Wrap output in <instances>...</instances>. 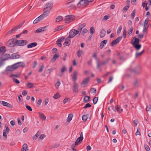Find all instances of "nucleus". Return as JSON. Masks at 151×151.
I'll return each instance as SVG.
<instances>
[{
	"label": "nucleus",
	"mask_w": 151,
	"mask_h": 151,
	"mask_svg": "<svg viewBox=\"0 0 151 151\" xmlns=\"http://www.w3.org/2000/svg\"><path fill=\"white\" fill-rule=\"evenodd\" d=\"M44 12L40 16L44 19L47 17L50 13V12L47 10H43Z\"/></svg>",
	"instance_id": "9b49d317"
},
{
	"label": "nucleus",
	"mask_w": 151,
	"mask_h": 151,
	"mask_svg": "<svg viewBox=\"0 0 151 151\" xmlns=\"http://www.w3.org/2000/svg\"><path fill=\"white\" fill-rule=\"evenodd\" d=\"M73 84L72 87L73 91V92L77 93L78 91V84L76 82H74Z\"/></svg>",
	"instance_id": "1a4fd4ad"
},
{
	"label": "nucleus",
	"mask_w": 151,
	"mask_h": 151,
	"mask_svg": "<svg viewBox=\"0 0 151 151\" xmlns=\"http://www.w3.org/2000/svg\"><path fill=\"white\" fill-rule=\"evenodd\" d=\"M6 50V48L4 46H2L0 47V53H4Z\"/></svg>",
	"instance_id": "c756f323"
},
{
	"label": "nucleus",
	"mask_w": 151,
	"mask_h": 151,
	"mask_svg": "<svg viewBox=\"0 0 151 151\" xmlns=\"http://www.w3.org/2000/svg\"><path fill=\"white\" fill-rule=\"evenodd\" d=\"M122 36H119L115 40H114L118 44V43L120 41V40L122 39Z\"/></svg>",
	"instance_id": "79ce46f5"
},
{
	"label": "nucleus",
	"mask_w": 151,
	"mask_h": 151,
	"mask_svg": "<svg viewBox=\"0 0 151 151\" xmlns=\"http://www.w3.org/2000/svg\"><path fill=\"white\" fill-rule=\"evenodd\" d=\"M70 38H68V36L65 39V44H67V46H68L70 45Z\"/></svg>",
	"instance_id": "393cba45"
},
{
	"label": "nucleus",
	"mask_w": 151,
	"mask_h": 151,
	"mask_svg": "<svg viewBox=\"0 0 151 151\" xmlns=\"http://www.w3.org/2000/svg\"><path fill=\"white\" fill-rule=\"evenodd\" d=\"M98 100V97H95L93 99V102L94 104H96Z\"/></svg>",
	"instance_id": "49530a36"
},
{
	"label": "nucleus",
	"mask_w": 151,
	"mask_h": 151,
	"mask_svg": "<svg viewBox=\"0 0 151 151\" xmlns=\"http://www.w3.org/2000/svg\"><path fill=\"white\" fill-rule=\"evenodd\" d=\"M91 105L89 103H87L86 105L83 107L84 109H86L87 108H89L91 107Z\"/></svg>",
	"instance_id": "603ef678"
},
{
	"label": "nucleus",
	"mask_w": 151,
	"mask_h": 151,
	"mask_svg": "<svg viewBox=\"0 0 151 151\" xmlns=\"http://www.w3.org/2000/svg\"><path fill=\"white\" fill-rule=\"evenodd\" d=\"M37 43L36 42L32 43L29 44L27 45V47L29 48H31L32 47H35L37 46Z\"/></svg>",
	"instance_id": "a211bd4d"
},
{
	"label": "nucleus",
	"mask_w": 151,
	"mask_h": 151,
	"mask_svg": "<svg viewBox=\"0 0 151 151\" xmlns=\"http://www.w3.org/2000/svg\"><path fill=\"white\" fill-rule=\"evenodd\" d=\"M14 67H15V66H13V65L11 66H8L6 68V70L8 71H12L16 69V68H14Z\"/></svg>",
	"instance_id": "412c9836"
},
{
	"label": "nucleus",
	"mask_w": 151,
	"mask_h": 151,
	"mask_svg": "<svg viewBox=\"0 0 151 151\" xmlns=\"http://www.w3.org/2000/svg\"><path fill=\"white\" fill-rule=\"evenodd\" d=\"M90 97L88 96H85L83 99V102L85 103L88 102L90 100Z\"/></svg>",
	"instance_id": "a878e982"
},
{
	"label": "nucleus",
	"mask_w": 151,
	"mask_h": 151,
	"mask_svg": "<svg viewBox=\"0 0 151 151\" xmlns=\"http://www.w3.org/2000/svg\"><path fill=\"white\" fill-rule=\"evenodd\" d=\"M43 18L41 17V16H40L37 18L33 22V23L34 24H35L39 22L41 20H42Z\"/></svg>",
	"instance_id": "6ab92c4d"
},
{
	"label": "nucleus",
	"mask_w": 151,
	"mask_h": 151,
	"mask_svg": "<svg viewBox=\"0 0 151 151\" xmlns=\"http://www.w3.org/2000/svg\"><path fill=\"white\" fill-rule=\"evenodd\" d=\"M42 102V100L41 99H39L37 102V107L39 106L41 104V103Z\"/></svg>",
	"instance_id": "13d9d810"
},
{
	"label": "nucleus",
	"mask_w": 151,
	"mask_h": 151,
	"mask_svg": "<svg viewBox=\"0 0 151 151\" xmlns=\"http://www.w3.org/2000/svg\"><path fill=\"white\" fill-rule=\"evenodd\" d=\"M42 32L41 27L39 28L35 31V32L36 33H40Z\"/></svg>",
	"instance_id": "052dcab7"
},
{
	"label": "nucleus",
	"mask_w": 151,
	"mask_h": 151,
	"mask_svg": "<svg viewBox=\"0 0 151 151\" xmlns=\"http://www.w3.org/2000/svg\"><path fill=\"white\" fill-rule=\"evenodd\" d=\"M146 110L147 111H151V105L150 104L149 105L147 106L146 108Z\"/></svg>",
	"instance_id": "de8ad7c7"
},
{
	"label": "nucleus",
	"mask_w": 151,
	"mask_h": 151,
	"mask_svg": "<svg viewBox=\"0 0 151 151\" xmlns=\"http://www.w3.org/2000/svg\"><path fill=\"white\" fill-rule=\"evenodd\" d=\"M86 4H88V2L87 0H80L78 3L77 6H79L80 5H83Z\"/></svg>",
	"instance_id": "f8f14e48"
},
{
	"label": "nucleus",
	"mask_w": 151,
	"mask_h": 151,
	"mask_svg": "<svg viewBox=\"0 0 151 151\" xmlns=\"http://www.w3.org/2000/svg\"><path fill=\"white\" fill-rule=\"evenodd\" d=\"M40 119L42 120H45L46 117L45 115L42 113H39Z\"/></svg>",
	"instance_id": "2f4dec72"
},
{
	"label": "nucleus",
	"mask_w": 151,
	"mask_h": 151,
	"mask_svg": "<svg viewBox=\"0 0 151 151\" xmlns=\"http://www.w3.org/2000/svg\"><path fill=\"white\" fill-rule=\"evenodd\" d=\"M107 42V41L106 40H104L102 41L100 43V45L99 47L101 49L103 48Z\"/></svg>",
	"instance_id": "dca6fc26"
},
{
	"label": "nucleus",
	"mask_w": 151,
	"mask_h": 151,
	"mask_svg": "<svg viewBox=\"0 0 151 151\" xmlns=\"http://www.w3.org/2000/svg\"><path fill=\"white\" fill-rule=\"evenodd\" d=\"M28 43L27 40H16L15 41L16 46H23L26 45Z\"/></svg>",
	"instance_id": "7ed1b4c3"
},
{
	"label": "nucleus",
	"mask_w": 151,
	"mask_h": 151,
	"mask_svg": "<svg viewBox=\"0 0 151 151\" xmlns=\"http://www.w3.org/2000/svg\"><path fill=\"white\" fill-rule=\"evenodd\" d=\"M129 7V5H127L123 9V10L125 11H127L128 10Z\"/></svg>",
	"instance_id": "5fc2aeb1"
},
{
	"label": "nucleus",
	"mask_w": 151,
	"mask_h": 151,
	"mask_svg": "<svg viewBox=\"0 0 151 151\" xmlns=\"http://www.w3.org/2000/svg\"><path fill=\"white\" fill-rule=\"evenodd\" d=\"M77 72L76 71H74L72 76L73 81L76 82L77 79Z\"/></svg>",
	"instance_id": "4be33fe9"
},
{
	"label": "nucleus",
	"mask_w": 151,
	"mask_h": 151,
	"mask_svg": "<svg viewBox=\"0 0 151 151\" xmlns=\"http://www.w3.org/2000/svg\"><path fill=\"white\" fill-rule=\"evenodd\" d=\"M149 22V19L148 18L146 19L145 21L144 27H148L149 26L147 25L148 23Z\"/></svg>",
	"instance_id": "e433bc0d"
},
{
	"label": "nucleus",
	"mask_w": 151,
	"mask_h": 151,
	"mask_svg": "<svg viewBox=\"0 0 151 151\" xmlns=\"http://www.w3.org/2000/svg\"><path fill=\"white\" fill-rule=\"evenodd\" d=\"M139 39L135 37L133 38L131 43L133 45V46L136 49L137 51L139 50L141 47V45L139 44Z\"/></svg>",
	"instance_id": "f257e3e1"
},
{
	"label": "nucleus",
	"mask_w": 151,
	"mask_h": 151,
	"mask_svg": "<svg viewBox=\"0 0 151 151\" xmlns=\"http://www.w3.org/2000/svg\"><path fill=\"white\" fill-rule=\"evenodd\" d=\"M134 86L138 87V81L137 79H135L134 82Z\"/></svg>",
	"instance_id": "c03bdc74"
},
{
	"label": "nucleus",
	"mask_w": 151,
	"mask_h": 151,
	"mask_svg": "<svg viewBox=\"0 0 151 151\" xmlns=\"http://www.w3.org/2000/svg\"><path fill=\"white\" fill-rule=\"evenodd\" d=\"M62 20V17L61 16H59L56 18V22H59Z\"/></svg>",
	"instance_id": "7c9ffc66"
},
{
	"label": "nucleus",
	"mask_w": 151,
	"mask_h": 151,
	"mask_svg": "<svg viewBox=\"0 0 151 151\" xmlns=\"http://www.w3.org/2000/svg\"><path fill=\"white\" fill-rule=\"evenodd\" d=\"M3 135L4 137H5V139L7 138V135L4 129L3 131Z\"/></svg>",
	"instance_id": "e2e57ef3"
},
{
	"label": "nucleus",
	"mask_w": 151,
	"mask_h": 151,
	"mask_svg": "<svg viewBox=\"0 0 151 151\" xmlns=\"http://www.w3.org/2000/svg\"><path fill=\"white\" fill-rule=\"evenodd\" d=\"M145 148L147 151H149L150 150V148L148 145H145Z\"/></svg>",
	"instance_id": "338daca9"
},
{
	"label": "nucleus",
	"mask_w": 151,
	"mask_h": 151,
	"mask_svg": "<svg viewBox=\"0 0 151 151\" xmlns=\"http://www.w3.org/2000/svg\"><path fill=\"white\" fill-rule=\"evenodd\" d=\"M23 25V24H19V25L14 27V29L16 31L17 29H19L21 27H22Z\"/></svg>",
	"instance_id": "c9c22d12"
},
{
	"label": "nucleus",
	"mask_w": 151,
	"mask_h": 151,
	"mask_svg": "<svg viewBox=\"0 0 151 151\" xmlns=\"http://www.w3.org/2000/svg\"><path fill=\"white\" fill-rule=\"evenodd\" d=\"M129 70L131 72H133L135 75L139 74L140 72V71L139 69H136L134 70H132L131 69H130Z\"/></svg>",
	"instance_id": "b1692460"
},
{
	"label": "nucleus",
	"mask_w": 151,
	"mask_h": 151,
	"mask_svg": "<svg viewBox=\"0 0 151 151\" xmlns=\"http://www.w3.org/2000/svg\"><path fill=\"white\" fill-rule=\"evenodd\" d=\"M79 32H80L79 30H77L73 29L69 32L68 38H72L77 34H78L79 35H80V33Z\"/></svg>",
	"instance_id": "f03ea898"
},
{
	"label": "nucleus",
	"mask_w": 151,
	"mask_h": 151,
	"mask_svg": "<svg viewBox=\"0 0 151 151\" xmlns=\"http://www.w3.org/2000/svg\"><path fill=\"white\" fill-rule=\"evenodd\" d=\"M115 109L119 113H120L123 111V109H121L120 106H119L118 105L116 106V107L115 108Z\"/></svg>",
	"instance_id": "473e14b6"
},
{
	"label": "nucleus",
	"mask_w": 151,
	"mask_h": 151,
	"mask_svg": "<svg viewBox=\"0 0 151 151\" xmlns=\"http://www.w3.org/2000/svg\"><path fill=\"white\" fill-rule=\"evenodd\" d=\"M91 91L93 94H96V90L94 88H92L91 90Z\"/></svg>",
	"instance_id": "864d4df0"
},
{
	"label": "nucleus",
	"mask_w": 151,
	"mask_h": 151,
	"mask_svg": "<svg viewBox=\"0 0 151 151\" xmlns=\"http://www.w3.org/2000/svg\"><path fill=\"white\" fill-rule=\"evenodd\" d=\"M26 108L30 111H32V109L30 106L26 104Z\"/></svg>",
	"instance_id": "4d7b16f0"
},
{
	"label": "nucleus",
	"mask_w": 151,
	"mask_h": 151,
	"mask_svg": "<svg viewBox=\"0 0 151 151\" xmlns=\"http://www.w3.org/2000/svg\"><path fill=\"white\" fill-rule=\"evenodd\" d=\"M60 96L58 93H57L55 94L53 97V98L55 99H58L60 98Z\"/></svg>",
	"instance_id": "a18cd8bd"
},
{
	"label": "nucleus",
	"mask_w": 151,
	"mask_h": 151,
	"mask_svg": "<svg viewBox=\"0 0 151 151\" xmlns=\"http://www.w3.org/2000/svg\"><path fill=\"white\" fill-rule=\"evenodd\" d=\"M12 80L14 82L16 83L17 84H19L20 83L19 81L16 78H13Z\"/></svg>",
	"instance_id": "8fccbe9b"
},
{
	"label": "nucleus",
	"mask_w": 151,
	"mask_h": 151,
	"mask_svg": "<svg viewBox=\"0 0 151 151\" xmlns=\"http://www.w3.org/2000/svg\"><path fill=\"white\" fill-rule=\"evenodd\" d=\"M16 39V38H14L9 40L8 42V46L9 47H13L15 45V41L14 40Z\"/></svg>",
	"instance_id": "423d86ee"
},
{
	"label": "nucleus",
	"mask_w": 151,
	"mask_h": 151,
	"mask_svg": "<svg viewBox=\"0 0 151 151\" xmlns=\"http://www.w3.org/2000/svg\"><path fill=\"white\" fill-rule=\"evenodd\" d=\"M0 103L4 106L11 108L12 107V106L10 104L5 101H0Z\"/></svg>",
	"instance_id": "ddd939ff"
},
{
	"label": "nucleus",
	"mask_w": 151,
	"mask_h": 151,
	"mask_svg": "<svg viewBox=\"0 0 151 151\" xmlns=\"http://www.w3.org/2000/svg\"><path fill=\"white\" fill-rule=\"evenodd\" d=\"M90 33L91 35H92L95 32V30L93 27L90 28Z\"/></svg>",
	"instance_id": "a19ab883"
},
{
	"label": "nucleus",
	"mask_w": 151,
	"mask_h": 151,
	"mask_svg": "<svg viewBox=\"0 0 151 151\" xmlns=\"http://www.w3.org/2000/svg\"><path fill=\"white\" fill-rule=\"evenodd\" d=\"M29 148L27 144L24 143L22 146L21 151H28Z\"/></svg>",
	"instance_id": "2eb2a0df"
},
{
	"label": "nucleus",
	"mask_w": 151,
	"mask_h": 151,
	"mask_svg": "<svg viewBox=\"0 0 151 151\" xmlns=\"http://www.w3.org/2000/svg\"><path fill=\"white\" fill-rule=\"evenodd\" d=\"M86 23H83L82 24H81L78 26V30L80 31V33H81L82 28H83L84 27H85L86 26Z\"/></svg>",
	"instance_id": "5701e85b"
},
{
	"label": "nucleus",
	"mask_w": 151,
	"mask_h": 151,
	"mask_svg": "<svg viewBox=\"0 0 151 151\" xmlns=\"http://www.w3.org/2000/svg\"><path fill=\"white\" fill-rule=\"evenodd\" d=\"M92 56L96 60L97 63V68L100 71H101L102 70L100 68V66L101 64L99 63V59L97 58L96 53L95 52L94 53Z\"/></svg>",
	"instance_id": "39448f33"
},
{
	"label": "nucleus",
	"mask_w": 151,
	"mask_h": 151,
	"mask_svg": "<svg viewBox=\"0 0 151 151\" xmlns=\"http://www.w3.org/2000/svg\"><path fill=\"white\" fill-rule=\"evenodd\" d=\"M69 100V98H65L64 99L63 101V102L64 104H65L66 103H67L68 101Z\"/></svg>",
	"instance_id": "69168bd1"
},
{
	"label": "nucleus",
	"mask_w": 151,
	"mask_h": 151,
	"mask_svg": "<svg viewBox=\"0 0 151 151\" xmlns=\"http://www.w3.org/2000/svg\"><path fill=\"white\" fill-rule=\"evenodd\" d=\"M54 3L53 1H50L46 3L45 6L43 10H47L50 12L52 9Z\"/></svg>",
	"instance_id": "20e7f679"
},
{
	"label": "nucleus",
	"mask_w": 151,
	"mask_h": 151,
	"mask_svg": "<svg viewBox=\"0 0 151 151\" xmlns=\"http://www.w3.org/2000/svg\"><path fill=\"white\" fill-rule=\"evenodd\" d=\"M55 68H52L50 69H48L47 70V73L50 74L51 72H52Z\"/></svg>",
	"instance_id": "09e8293b"
},
{
	"label": "nucleus",
	"mask_w": 151,
	"mask_h": 151,
	"mask_svg": "<svg viewBox=\"0 0 151 151\" xmlns=\"http://www.w3.org/2000/svg\"><path fill=\"white\" fill-rule=\"evenodd\" d=\"M13 66H15L14 68L16 69L19 67H24L25 66V64L22 62H19L13 65Z\"/></svg>",
	"instance_id": "6e6552de"
},
{
	"label": "nucleus",
	"mask_w": 151,
	"mask_h": 151,
	"mask_svg": "<svg viewBox=\"0 0 151 151\" xmlns=\"http://www.w3.org/2000/svg\"><path fill=\"white\" fill-rule=\"evenodd\" d=\"M111 58H107L106 60L103 61L101 63H100L101 64V66L102 65H105L109 62Z\"/></svg>",
	"instance_id": "bb28decb"
},
{
	"label": "nucleus",
	"mask_w": 151,
	"mask_h": 151,
	"mask_svg": "<svg viewBox=\"0 0 151 151\" xmlns=\"http://www.w3.org/2000/svg\"><path fill=\"white\" fill-rule=\"evenodd\" d=\"M144 50H143L142 52H137L135 54V56L137 58L138 57L140 56L144 52Z\"/></svg>",
	"instance_id": "ea45409f"
},
{
	"label": "nucleus",
	"mask_w": 151,
	"mask_h": 151,
	"mask_svg": "<svg viewBox=\"0 0 151 151\" xmlns=\"http://www.w3.org/2000/svg\"><path fill=\"white\" fill-rule=\"evenodd\" d=\"M144 35L143 34L140 33V34L138 35V37L139 38L142 39L143 38Z\"/></svg>",
	"instance_id": "774afa93"
},
{
	"label": "nucleus",
	"mask_w": 151,
	"mask_h": 151,
	"mask_svg": "<svg viewBox=\"0 0 151 151\" xmlns=\"http://www.w3.org/2000/svg\"><path fill=\"white\" fill-rule=\"evenodd\" d=\"M44 65H41L38 71V72H40V73L42 71V70L44 68Z\"/></svg>",
	"instance_id": "3c124183"
},
{
	"label": "nucleus",
	"mask_w": 151,
	"mask_h": 151,
	"mask_svg": "<svg viewBox=\"0 0 151 151\" xmlns=\"http://www.w3.org/2000/svg\"><path fill=\"white\" fill-rule=\"evenodd\" d=\"M14 31H16L14 29V28L13 27L12 29L10 30H9L6 33V35H9L11 34L12 32H13Z\"/></svg>",
	"instance_id": "4c0bfd02"
},
{
	"label": "nucleus",
	"mask_w": 151,
	"mask_h": 151,
	"mask_svg": "<svg viewBox=\"0 0 151 151\" xmlns=\"http://www.w3.org/2000/svg\"><path fill=\"white\" fill-rule=\"evenodd\" d=\"M4 60H7L9 58L11 59V55L9 54H5L4 55Z\"/></svg>",
	"instance_id": "cd10ccee"
},
{
	"label": "nucleus",
	"mask_w": 151,
	"mask_h": 151,
	"mask_svg": "<svg viewBox=\"0 0 151 151\" xmlns=\"http://www.w3.org/2000/svg\"><path fill=\"white\" fill-rule=\"evenodd\" d=\"M20 75L19 74H12L10 75V77H15L17 78H18L19 77Z\"/></svg>",
	"instance_id": "0e129e2a"
},
{
	"label": "nucleus",
	"mask_w": 151,
	"mask_h": 151,
	"mask_svg": "<svg viewBox=\"0 0 151 151\" xmlns=\"http://www.w3.org/2000/svg\"><path fill=\"white\" fill-rule=\"evenodd\" d=\"M135 12H136L135 9H134L133 10L132 13L131 14V18L133 19H134V18L135 17Z\"/></svg>",
	"instance_id": "37998d69"
},
{
	"label": "nucleus",
	"mask_w": 151,
	"mask_h": 151,
	"mask_svg": "<svg viewBox=\"0 0 151 151\" xmlns=\"http://www.w3.org/2000/svg\"><path fill=\"white\" fill-rule=\"evenodd\" d=\"M115 41L114 40L111 43V45L112 46H113L115 45H116L117 44V42Z\"/></svg>",
	"instance_id": "680f3d73"
},
{
	"label": "nucleus",
	"mask_w": 151,
	"mask_h": 151,
	"mask_svg": "<svg viewBox=\"0 0 151 151\" xmlns=\"http://www.w3.org/2000/svg\"><path fill=\"white\" fill-rule=\"evenodd\" d=\"M60 82L59 81H57L55 85V86H56V88H58V87L60 86Z\"/></svg>",
	"instance_id": "6e6d98bb"
},
{
	"label": "nucleus",
	"mask_w": 151,
	"mask_h": 151,
	"mask_svg": "<svg viewBox=\"0 0 151 151\" xmlns=\"http://www.w3.org/2000/svg\"><path fill=\"white\" fill-rule=\"evenodd\" d=\"M106 31L104 29H102L100 33V37L101 38L103 37L105 35Z\"/></svg>",
	"instance_id": "aec40b11"
},
{
	"label": "nucleus",
	"mask_w": 151,
	"mask_h": 151,
	"mask_svg": "<svg viewBox=\"0 0 151 151\" xmlns=\"http://www.w3.org/2000/svg\"><path fill=\"white\" fill-rule=\"evenodd\" d=\"M74 19V17L71 15H68L66 16L65 19V22L67 23L73 20Z\"/></svg>",
	"instance_id": "9d476101"
},
{
	"label": "nucleus",
	"mask_w": 151,
	"mask_h": 151,
	"mask_svg": "<svg viewBox=\"0 0 151 151\" xmlns=\"http://www.w3.org/2000/svg\"><path fill=\"white\" fill-rule=\"evenodd\" d=\"M59 55L57 54H55L54 55L53 57L51 59L50 62L52 63H53L57 59L59 58Z\"/></svg>",
	"instance_id": "f3484780"
},
{
	"label": "nucleus",
	"mask_w": 151,
	"mask_h": 151,
	"mask_svg": "<svg viewBox=\"0 0 151 151\" xmlns=\"http://www.w3.org/2000/svg\"><path fill=\"white\" fill-rule=\"evenodd\" d=\"M122 29V26H120L118 28L117 32V33H120V32Z\"/></svg>",
	"instance_id": "bf43d9fd"
},
{
	"label": "nucleus",
	"mask_w": 151,
	"mask_h": 151,
	"mask_svg": "<svg viewBox=\"0 0 151 151\" xmlns=\"http://www.w3.org/2000/svg\"><path fill=\"white\" fill-rule=\"evenodd\" d=\"M20 55L17 53H13L11 55V59H18L20 58Z\"/></svg>",
	"instance_id": "4468645a"
},
{
	"label": "nucleus",
	"mask_w": 151,
	"mask_h": 151,
	"mask_svg": "<svg viewBox=\"0 0 151 151\" xmlns=\"http://www.w3.org/2000/svg\"><path fill=\"white\" fill-rule=\"evenodd\" d=\"M88 115H84L82 116V119L83 120L84 122H86L88 118Z\"/></svg>",
	"instance_id": "58836bf2"
},
{
	"label": "nucleus",
	"mask_w": 151,
	"mask_h": 151,
	"mask_svg": "<svg viewBox=\"0 0 151 151\" xmlns=\"http://www.w3.org/2000/svg\"><path fill=\"white\" fill-rule=\"evenodd\" d=\"M83 51L81 50H79L77 52V56L78 58H80L83 54Z\"/></svg>",
	"instance_id": "72a5a7b5"
},
{
	"label": "nucleus",
	"mask_w": 151,
	"mask_h": 151,
	"mask_svg": "<svg viewBox=\"0 0 151 151\" xmlns=\"http://www.w3.org/2000/svg\"><path fill=\"white\" fill-rule=\"evenodd\" d=\"M73 117V115L72 114H69L67 119V122H70L72 120Z\"/></svg>",
	"instance_id": "f704fd0d"
},
{
	"label": "nucleus",
	"mask_w": 151,
	"mask_h": 151,
	"mask_svg": "<svg viewBox=\"0 0 151 151\" xmlns=\"http://www.w3.org/2000/svg\"><path fill=\"white\" fill-rule=\"evenodd\" d=\"M26 86L29 88H32L34 86L33 83H31L29 82H28L26 84Z\"/></svg>",
	"instance_id": "c85d7f7f"
},
{
	"label": "nucleus",
	"mask_w": 151,
	"mask_h": 151,
	"mask_svg": "<svg viewBox=\"0 0 151 151\" xmlns=\"http://www.w3.org/2000/svg\"><path fill=\"white\" fill-rule=\"evenodd\" d=\"M89 80V78L88 77L84 79L81 83V86L83 87L84 88L85 86L86 85L88 84Z\"/></svg>",
	"instance_id": "0eeeda50"
}]
</instances>
